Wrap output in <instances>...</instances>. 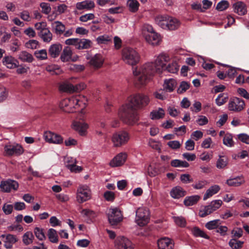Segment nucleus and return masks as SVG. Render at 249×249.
<instances>
[{"label":"nucleus","mask_w":249,"mask_h":249,"mask_svg":"<svg viewBox=\"0 0 249 249\" xmlns=\"http://www.w3.org/2000/svg\"><path fill=\"white\" fill-rule=\"evenodd\" d=\"M127 157L126 153H120L110 161L109 165L113 167L122 166L125 162Z\"/></svg>","instance_id":"nucleus-20"},{"label":"nucleus","mask_w":249,"mask_h":249,"mask_svg":"<svg viewBox=\"0 0 249 249\" xmlns=\"http://www.w3.org/2000/svg\"><path fill=\"white\" fill-rule=\"evenodd\" d=\"M61 91L67 92H73V85L70 83H64L59 87Z\"/></svg>","instance_id":"nucleus-52"},{"label":"nucleus","mask_w":249,"mask_h":249,"mask_svg":"<svg viewBox=\"0 0 249 249\" xmlns=\"http://www.w3.org/2000/svg\"><path fill=\"white\" fill-rule=\"evenodd\" d=\"M155 73H157V71L153 62L146 63L139 68L133 69L135 85L138 87L145 85L151 80Z\"/></svg>","instance_id":"nucleus-2"},{"label":"nucleus","mask_w":249,"mask_h":249,"mask_svg":"<svg viewBox=\"0 0 249 249\" xmlns=\"http://www.w3.org/2000/svg\"><path fill=\"white\" fill-rule=\"evenodd\" d=\"M76 8L79 10L89 11L95 7V3L91 0H86L76 3Z\"/></svg>","instance_id":"nucleus-22"},{"label":"nucleus","mask_w":249,"mask_h":249,"mask_svg":"<svg viewBox=\"0 0 249 249\" xmlns=\"http://www.w3.org/2000/svg\"><path fill=\"white\" fill-rule=\"evenodd\" d=\"M174 220L176 224L181 227H185L186 224L185 219L182 216H174L173 217Z\"/></svg>","instance_id":"nucleus-57"},{"label":"nucleus","mask_w":249,"mask_h":249,"mask_svg":"<svg viewBox=\"0 0 249 249\" xmlns=\"http://www.w3.org/2000/svg\"><path fill=\"white\" fill-rule=\"evenodd\" d=\"M89 124L83 120H74L71 124V128L81 136H85L87 133Z\"/></svg>","instance_id":"nucleus-15"},{"label":"nucleus","mask_w":249,"mask_h":249,"mask_svg":"<svg viewBox=\"0 0 249 249\" xmlns=\"http://www.w3.org/2000/svg\"><path fill=\"white\" fill-rule=\"evenodd\" d=\"M8 90L3 86L0 85V102L5 100L8 96Z\"/></svg>","instance_id":"nucleus-60"},{"label":"nucleus","mask_w":249,"mask_h":249,"mask_svg":"<svg viewBox=\"0 0 249 249\" xmlns=\"http://www.w3.org/2000/svg\"><path fill=\"white\" fill-rule=\"evenodd\" d=\"M177 85V82L174 79H165L163 85L164 89L166 91L171 92L174 90Z\"/></svg>","instance_id":"nucleus-32"},{"label":"nucleus","mask_w":249,"mask_h":249,"mask_svg":"<svg viewBox=\"0 0 249 249\" xmlns=\"http://www.w3.org/2000/svg\"><path fill=\"white\" fill-rule=\"evenodd\" d=\"M60 107L65 112L70 113L74 111V103L73 97L62 100L59 104Z\"/></svg>","instance_id":"nucleus-19"},{"label":"nucleus","mask_w":249,"mask_h":249,"mask_svg":"<svg viewBox=\"0 0 249 249\" xmlns=\"http://www.w3.org/2000/svg\"><path fill=\"white\" fill-rule=\"evenodd\" d=\"M0 237L3 239V245L6 249H12L14 244L18 241L17 236L11 234H2Z\"/></svg>","instance_id":"nucleus-18"},{"label":"nucleus","mask_w":249,"mask_h":249,"mask_svg":"<svg viewBox=\"0 0 249 249\" xmlns=\"http://www.w3.org/2000/svg\"><path fill=\"white\" fill-rule=\"evenodd\" d=\"M36 57L40 60H46L47 59V52L45 49L37 50L34 53Z\"/></svg>","instance_id":"nucleus-51"},{"label":"nucleus","mask_w":249,"mask_h":249,"mask_svg":"<svg viewBox=\"0 0 249 249\" xmlns=\"http://www.w3.org/2000/svg\"><path fill=\"white\" fill-rule=\"evenodd\" d=\"M98 44H106L108 42L111 41V39L109 36L107 35L99 36L96 39Z\"/></svg>","instance_id":"nucleus-55"},{"label":"nucleus","mask_w":249,"mask_h":249,"mask_svg":"<svg viewBox=\"0 0 249 249\" xmlns=\"http://www.w3.org/2000/svg\"><path fill=\"white\" fill-rule=\"evenodd\" d=\"M47 235L51 242L53 243L58 242V236L55 230L52 228L49 229Z\"/></svg>","instance_id":"nucleus-40"},{"label":"nucleus","mask_w":249,"mask_h":249,"mask_svg":"<svg viewBox=\"0 0 249 249\" xmlns=\"http://www.w3.org/2000/svg\"><path fill=\"white\" fill-rule=\"evenodd\" d=\"M154 95L155 98L162 100L166 99L167 97L166 90L164 89H160L154 92Z\"/></svg>","instance_id":"nucleus-56"},{"label":"nucleus","mask_w":249,"mask_h":249,"mask_svg":"<svg viewBox=\"0 0 249 249\" xmlns=\"http://www.w3.org/2000/svg\"><path fill=\"white\" fill-rule=\"evenodd\" d=\"M4 153L6 155L19 156L24 152V148L19 144L17 143H12L9 142L6 144L4 147Z\"/></svg>","instance_id":"nucleus-11"},{"label":"nucleus","mask_w":249,"mask_h":249,"mask_svg":"<svg viewBox=\"0 0 249 249\" xmlns=\"http://www.w3.org/2000/svg\"><path fill=\"white\" fill-rule=\"evenodd\" d=\"M3 64L8 69H14L18 66V63L17 59L12 56H5L2 60Z\"/></svg>","instance_id":"nucleus-25"},{"label":"nucleus","mask_w":249,"mask_h":249,"mask_svg":"<svg viewBox=\"0 0 249 249\" xmlns=\"http://www.w3.org/2000/svg\"><path fill=\"white\" fill-rule=\"evenodd\" d=\"M34 237L31 231H27L22 236V241L24 245H29L33 242Z\"/></svg>","instance_id":"nucleus-43"},{"label":"nucleus","mask_w":249,"mask_h":249,"mask_svg":"<svg viewBox=\"0 0 249 249\" xmlns=\"http://www.w3.org/2000/svg\"><path fill=\"white\" fill-rule=\"evenodd\" d=\"M171 165L175 167L186 168L189 166V164L187 161L179 160H173L171 162Z\"/></svg>","instance_id":"nucleus-50"},{"label":"nucleus","mask_w":249,"mask_h":249,"mask_svg":"<svg viewBox=\"0 0 249 249\" xmlns=\"http://www.w3.org/2000/svg\"><path fill=\"white\" fill-rule=\"evenodd\" d=\"M91 44L92 43L89 39L78 38L76 49L78 50L89 49L91 46Z\"/></svg>","instance_id":"nucleus-35"},{"label":"nucleus","mask_w":249,"mask_h":249,"mask_svg":"<svg viewBox=\"0 0 249 249\" xmlns=\"http://www.w3.org/2000/svg\"><path fill=\"white\" fill-rule=\"evenodd\" d=\"M107 215L108 222L112 226L117 225L123 220V214L117 208H111L108 209Z\"/></svg>","instance_id":"nucleus-10"},{"label":"nucleus","mask_w":249,"mask_h":249,"mask_svg":"<svg viewBox=\"0 0 249 249\" xmlns=\"http://www.w3.org/2000/svg\"><path fill=\"white\" fill-rule=\"evenodd\" d=\"M228 99V95L227 93H220L216 98L215 103L217 106H221L226 103Z\"/></svg>","instance_id":"nucleus-46"},{"label":"nucleus","mask_w":249,"mask_h":249,"mask_svg":"<svg viewBox=\"0 0 249 249\" xmlns=\"http://www.w3.org/2000/svg\"><path fill=\"white\" fill-rule=\"evenodd\" d=\"M209 122L208 119L203 115H199L196 120V123L199 126H203L207 124Z\"/></svg>","instance_id":"nucleus-59"},{"label":"nucleus","mask_w":249,"mask_h":249,"mask_svg":"<svg viewBox=\"0 0 249 249\" xmlns=\"http://www.w3.org/2000/svg\"><path fill=\"white\" fill-rule=\"evenodd\" d=\"M170 196L175 199H178L184 196L185 194V191L180 186H176L172 188L170 192Z\"/></svg>","instance_id":"nucleus-28"},{"label":"nucleus","mask_w":249,"mask_h":249,"mask_svg":"<svg viewBox=\"0 0 249 249\" xmlns=\"http://www.w3.org/2000/svg\"><path fill=\"white\" fill-rule=\"evenodd\" d=\"M142 34L145 41L151 46H158L161 41L160 35L155 31L151 25L144 24L142 28Z\"/></svg>","instance_id":"nucleus-4"},{"label":"nucleus","mask_w":249,"mask_h":249,"mask_svg":"<svg viewBox=\"0 0 249 249\" xmlns=\"http://www.w3.org/2000/svg\"><path fill=\"white\" fill-rule=\"evenodd\" d=\"M200 197L198 195H194L187 196L185 198L183 203L186 206H190L196 204L200 199Z\"/></svg>","instance_id":"nucleus-33"},{"label":"nucleus","mask_w":249,"mask_h":249,"mask_svg":"<svg viewBox=\"0 0 249 249\" xmlns=\"http://www.w3.org/2000/svg\"><path fill=\"white\" fill-rule=\"evenodd\" d=\"M155 21L157 24L164 30H175L180 25V21L177 18L167 15L157 16Z\"/></svg>","instance_id":"nucleus-3"},{"label":"nucleus","mask_w":249,"mask_h":249,"mask_svg":"<svg viewBox=\"0 0 249 249\" xmlns=\"http://www.w3.org/2000/svg\"><path fill=\"white\" fill-rule=\"evenodd\" d=\"M115 247L117 249H133L130 240L124 236H120L117 238Z\"/></svg>","instance_id":"nucleus-17"},{"label":"nucleus","mask_w":249,"mask_h":249,"mask_svg":"<svg viewBox=\"0 0 249 249\" xmlns=\"http://www.w3.org/2000/svg\"><path fill=\"white\" fill-rule=\"evenodd\" d=\"M222 201L220 199L215 200L211 201L208 205L202 207L199 212V215L201 217L211 214L217 209H218L222 205Z\"/></svg>","instance_id":"nucleus-9"},{"label":"nucleus","mask_w":249,"mask_h":249,"mask_svg":"<svg viewBox=\"0 0 249 249\" xmlns=\"http://www.w3.org/2000/svg\"><path fill=\"white\" fill-rule=\"evenodd\" d=\"M245 103L243 100L233 97L230 99L228 103V109L230 111L238 112L244 109Z\"/></svg>","instance_id":"nucleus-13"},{"label":"nucleus","mask_w":249,"mask_h":249,"mask_svg":"<svg viewBox=\"0 0 249 249\" xmlns=\"http://www.w3.org/2000/svg\"><path fill=\"white\" fill-rule=\"evenodd\" d=\"M72 56V50L71 48L68 46L65 47L60 56L61 60L63 62L69 61Z\"/></svg>","instance_id":"nucleus-31"},{"label":"nucleus","mask_w":249,"mask_h":249,"mask_svg":"<svg viewBox=\"0 0 249 249\" xmlns=\"http://www.w3.org/2000/svg\"><path fill=\"white\" fill-rule=\"evenodd\" d=\"M91 197V191L89 186L80 184L77 188L76 198L78 203H83L89 200Z\"/></svg>","instance_id":"nucleus-8"},{"label":"nucleus","mask_w":249,"mask_h":249,"mask_svg":"<svg viewBox=\"0 0 249 249\" xmlns=\"http://www.w3.org/2000/svg\"><path fill=\"white\" fill-rule=\"evenodd\" d=\"M221 224V221L220 219H215L207 222L205 224V227L209 230L217 229Z\"/></svg>","instance_id":"nucleus-45"},{"label":"nucleus","mask_w":249,"mask_h":249,"mask_svg":"<svg viewBox=\"0 0 249 249\" xmlns=\"http://www.w3.org/2000/svg\"><path fill=\"white\" fill-rule=\"evenodd\" d=\"M130 139V135L126 131L116 132L112 134L111 142L114 147H120L127 143Z\"/></svg>","instance_id":"nucleus-7"},{"label":"nucleus","mask_w":249,"mask_h":249,"mask_svg":"<svg viewBox=\"0 0 249 249\" xmlns=\"http://www.w3.org/2000/svg\"><path fill=\"white\" fill-rule=\"evenodd\" d=\"M128 101L130 105L123 106L119 110L118 116L124 123L133 125L139 120L138 114L133 108H141L146 107L150 102V98L144 93H136L128 98Z\"/></svg>","instance_id":"nucleus-1"},{"label":"nucleus","mask_w":249,"mask_h":249,"mask_svg":"<svg viewBox=\"0 0 249 249\" xmlns=\"http://www.w3.org/2000/svg\"><path fill=\"white\" fill-rule=\"evenodd\" d=\"M190 87V84L185 81L181 82L179 88L178 89V92L181 94L185 92Z\"/></svg>","instance_id":"nucleus-58"},{"label":"nucleus","mask_w":249,"mask_h":249,"mask_svg":"<svg viewBox=\"0 0 249 249\" xmlns=\"http://www.w3.org/2000/svg\"><path fill=\"white\" fill-rule=\"evenodd\" d=\"M244 243L243 241L232 238L230 240L229 245L232 249H240L242 248Z\"/></svg>","instance_id":"nucleus-44"},{"label":"nucleus","mask_w":249,"mask_h":249,"mask_svg":"<svg viewBox=\"0 0 249 249\" xmlns=\"http://www.w3.org/2000/svg\"><path fill=\"white\" fill-rule=\"evenodd\" d=\"M150 213L148 208L141 207L136 211L135 223L140 227L146 225L149 222Z\"/></svg>","instance_id":"nucleus-6"},{"label":"nucleus","mask_w":249,"mask_h":249,"mask_svg":"<svg viewBox=\"0 0 249 249\" xmlns=\"http://www.w3.org/2000/svg\"><path fill=\"white\" fill-rule=\"evenodd\" d=\"M121 58L125 64L131 66L137 65L140 60V55L138 52L131 47H125L122 50Z\"/></svg>","instance_id":"nucleus-5"},{"label":"nucleus","mask_w":249,"mask_h":249,"mask_svg":"<svg viewBox=\"0 0 249 249\" xmlns=\"http://www.w3.org/2000/svg\"><path fill=\"white\" fill-rule=\"evenodd\" d=\"M40 6L42 9V12L45 14H48L51 11V7L50 4L48 3L41 2L40 4Z\"/></svg>","instance_id":"nucleus-61"},{"label":"nucleus","mask_w":249,"mask_h":249,"mask_svg":"<svg viewBox=\"0 0 249 249\" xmlns=\"http://www.w3.org/2000/svg\"><path fill=\"white\" fill-rule=\"evenodd\" d=\"M165 112L162 108H159L158 110L152 111L150 113V118L152 120H158L164 117Z\"/></svg>","instance_id":"nucleus-38"},{"label":"nucleus","mask_w":249,"mask_h":249,"mask_svg":"<svg viewBox=\"0 0 249 249\" xmlns=\"http://www.w3.org/2000/svg\"><path fill=\"white\" fill-rule=\"evenodd\" d=\"M245 182L244 179L241 177L231 178L227 180V183L229 186L237 187Z\"/></svg>","instance_id":"nucleus-41"},{"label":"nucleus","mask_w":249,"mask_h":249,"mask_svg":"<svg viewBox=\"0 0 249 249\" xmlns=\"http://www.w3.org/2000/svg\"><path fill=\"white\" fill-rule=\"evenodd\" d=\"M52 29L57 35H61L65 30V26L59 21H55L52 23Z\"/></svg>","instance_id":"nucleus-29"},{"label":"nucleus","mask_w":249,"mask_h":249,"mask_svg":"<svg viewBox=\"0 0 249 249\" xmlns=\"http://www.w3.org/2000/svg\"><path fill=\"white\" fill-rule=\"evenodd\" d=\"M229 6V4L227 1L222 0L218 3L216 6V9L222 11L226 10Z\"/></svg>","instance_id":"nucleus-62"},{"label":"nucleus","mask_w":249,"mask_h":249,"mask_svg":"<svg viewBox=\"0 0 249 249\" xmlns=\"http://www.w3.org/2000/svg\"><path fill=\"white\" fill-rule=\"evenodd\" d=\"M193 235L196 237H200L209 239L210 237L203 231L197 227H194L192 230Z\"/></svg>","instance_id":"nucleus-47"},{"label":"nucleus","mask_w":249,"mask_h":249,"mask_svg":"<svg viewBox=\"0 0 249 249\" xmlns=\"http://www.w3.org/2000/svg\"><path fill=\"white\" fill-rule=\"evenodd\" d=\"M38 35L44 42H49L52 40L53 35L48 28L39 32Z\"/></svg>","instance_id":"nucleus-36"},{"label":"nucleus","mask_w":249,"mask_h":249,"mask_svg":"<svg viewBox=\"0 0 249 249\" xmlns=\"http://www.w3.org/2000/svg\"><path fill=\"white\" fill-rule=\"evenodd\" d=\"M19 16L20 18L25 21H30L31 20V17L28 11H23L20 13Z\"/></svg>","instance_id":"nucleus-64"},{"label":"nucleus","mask_w":249,"mask_h":249,"mask_svg":"<svg viewBox=\"0 0 249 249\" xmlns=\"http://www.w3.org/2000/svg\"><path fill=\"white\" fill-rule=\"evenodd\" d=\"M43 138L46 142L50 143L60 144L63 142L61 136L50 131L44 133Z\"/></svg>","instance_id":"nucleus-16"},{"label":"nucleus","mask_w":249,"mask_h":249,"mask_svg":"<svg viewBox=\"0 0 249 249\" xmlns=\"http://www.w3.org/2000/svg\"><path fill=\"white\" fill-rule=\"evenodd\" d=\"M223 144L228 147H232L234 145L233 137L231 134L226 133L223 140Z\"/></svg>","instance_id":"nucleus-48"},{"label":"nucleus","mask_w":249,"mask_h":249,"mask_svg":"<svg viewBox=\"0 0 249 249\" xmlns=\"http://www.w3.org/2000/svg\"><path fill=\"white\" fill-rule=\"evenodd\" d=\"M228 158L225 156H219L216 161V166L218 169H224L228 164Z\"/></svg>","instance_id":"nucleus-37"},{"label":"nucleus","mask_w":249,"mask_h":249,"mask_svg":"<svg viewBox=\"0 0 249 249\" xmlns=\"http://www.w3.org/2000/svg\"><path fill=\"white\" fill-rule=\"evenodd\" d=\"M95 16L92 13L86 14L79 18V20L82 22H87L88 20L94 19Z\"/></svg>","instance_id":"nucleus-63"},{"label":"nucleus","mask_w":249,"mask_h":249,"mask_svg":"<svg viewBox=\"0 0 249 249\" xmlns=\"http://www.w3.org/2000/svg\"><path fill=\"white\" fill-rule=\"evenodd\" d=\"M104 62V58L102 55L97 53L91 57L89 63L94 68L98 69L102 66Z\"/></svg>","instance_id":"nucleus-24"},{"label":"nucleus","mask_w":249,"mask_h":249,"mask_svg":"<svg viewBox=\"0 0 249 249\" xmlns=\"http://www.w3.org/2000/svg\"><path fill=\"white\" fill-rule=\"evenodd\" d=\"M71 163H68L66 164V167L68 169L70 170L71 172L77 173L82 170V168L80 166L76 165V160L75 159H71Z\"/></svg>","instance_id":"nucleus-49"},{"label":"nucleus","mask_w":249,"mask_h":249,"mask_svg":"<svg viewBox=\"0 0 249 249\" xmlns=\"http://www.w3.org/2000/svg\"><path fill=\"white\" fill-rule=\"evenodd\" d=\"M18 58L24 62H32L34 60L33 55L26 51H22L18 55Z\"/></svg>","instance_id":"nucleus-34"},{"label":"nucleus","mask_w":249,"mask_h":249,"mask_svg":"<svg viewBox=\"0 0 249 249\" xmlns=\"http://www.w3.org/2000/svg\"><path fill=\"white\" fill-rule=\"evenodd\" d=\"M126 4L129 11L131 12L135 13L139 10L140 4L137 0H127Z\"/></svg>","instance_id":"nucleus-39"},{"label":"nucleus","mask_w":249,"mask_h":249,"mask_svg":"<svg viewBox=\"0 0 249 249\" xmlns=\"http://www.w3.org/2000/svg\"><path fill=\"white\" fill-rule=\"evenodd\" d=\"M46 70L52 75H58L62 72V71L58 65H50L46 67Z\"/></svg>","instance_id":"nucleus-42"},{"label":"nucleus","mask_w":249,"mask_h":249,"mask_svg":"<svg viewBox=\"0 0 249 249\" xmlns=\"http://www.w3.org/2000/svg\"><path fill=\"white\" fill-rule=\"evenodd\" d=\"M34 233L39 240L42 241L46 239L43 230L41 228L36 227L34 229Z\"/></svg>","instance_id":"nucleus-54"},{"label":"nucleus","mask_w":249,"mask_h":249,"mask_svg":"<svg viewBox=\"0 0 249 249\" xmlns=\"http://www.w3.org/2000/svg\"><path fill=\"white\" fill-rule=\"evenodd\" d=\"M220 190V187L218 185H214L211 186L206 192L203 196V200H206L217 194Z\"/></svg>","instance_id":"nucleus-30"},{"label":"nucleus","mask_w":249,"mask_h":249,"mask_svg":"<svg viewBox=\"0 0 249 249\" xmlns=\"http://www.w3.org/2000/svg\"><path fill=\"white\" fill-rule=\"evenodd\" d=\"M234 11L239 15H244L247 13L246 4L242 1H238L233 5Z\"/></svg>","instance_id":"nucleus-26"},{"label":"nucleus","mask_w":249,"mask_h":249,"mask_svg":"<svg viewBox=\"0 0 249 249\" xmlns=\"http://www.w3.org/2000/svg\"><path fill=\"white\" fill-rule=\"evenodd\" d=\"M159 249H173L174 243L169 238L163 237L158 241Z\"/></svg>","instance_id":"nucleus-23"},{"label":"nucleus","mask_w":249,"mask_h":249,"mask_svg":"<svg viewBox=\"0 0 249 249\" xmlns=\"http://www.w3.org/2000/svg\"><path fill=\"white\" fill-rule=\"evenodd\" d=\"M165 69L169 72L175 73L178 71L179 65L178 64L177 62L174 61L169 64Z\"/></svg>","instance_id":"nucleus-53"},{"label":"nucleus","mask_w":249,"mask_h":249,"mask_svg":"<svg viewBox=\"0 0 249 249\" xmlns=\"http://www.w3.org/2000/svg\"><path fill=\"white\" fill-rule=\"evenodd\" d=\"M18 186V182L12 179L1 181L0 184L1 191L4 193H9L12 190L17 191Z\"/></svg>","instance_id":"nucleus-14"},{"label":"nucleus","mask_w":249,"mask_h":249,"mask_svg":"<svg viewBox=\"0 0 249 249\" xmlns=\"http://www.w3.org/2000/svg\"><path fill=\"white\" fill-rule=\"evenodd\" d=\"M73 102L74 103V108L80 110H83L85 108L88 100L86 97L82 95H77L73 96Z\"/></svg>","instance_id":"nucleus-21"},{"label":"nucleus","mask_w":249,"mask_h":249,"mask_svg":"<svg viewBox=\"0 0 249 249\" xmlns=\"http://www.w3.org/2000/svg\"><path fill=\"white\" fill-rule=\"evenodd\" d=\"M169 56L165 53H161L156 56L154 63L157 73H160L165 69L166 64L170 60Z\"/></svg>","instance_id":"nucleus-12"},{"label":"nucleus","mask_w":249,"mask_h":249,"mask_svg":"<svg viewBox=\"0 0 249 249\" xmlns=\"http://www.w3.org/2000/svg\"><path fill=\"white\" fill-rule=\"evenodd\" d=\"M62 46L59 43L52 44L49 49V53L53 58L58 57L62 51Z\"/></svg>","instance_id":"nucleus-27"}]
</instances>
